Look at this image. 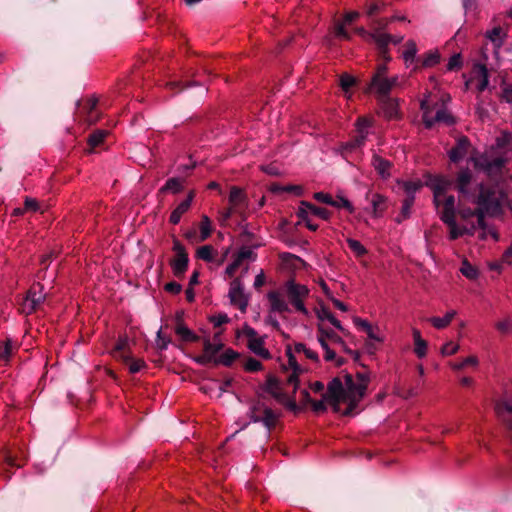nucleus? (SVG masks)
Here are the masks:
<instances>
[{"instance_id":"nucleus-1","label":"nucleus","mask_w":512,"mask_h":512,"mask_svg":"<svg viewBox=\"0 0 512 512\" xmlns=\"http://www.w3.org/2000/svg\"><path fill=\"white\" fill-rule=\"evenodd\" d=\"M471 177L472 174L468 169L461 170L457 176V188L462 194L461 201L476 205L475 209H470L461 204L458 213L465 222L464 225L457 224L455 198L453 195H447L452 187V180L444 176L428 175L425 181V184L433 191L434 204L441 220L448 226L451 240L466 234H473L477 228L483 229V234H485V214L498 215L505 202V197L501 193L490 191L483 185H478L471 193L469 190ZM484 237L485 235H482V238Z\"/></svg>"},{"instance_id":"nucleus-2","label":"nucleus","mask_w":512,"mask_h":512,"mask_svg":"<svg viewBox=\"0 0 512 512\" xmlns=\"http://www.w3.org/2000/svg\"><path fill=\"white\" fill-rule=\"evenodd\" d=\"M369 381L370 378L366 372H358L355 376L345 375L344 382L339 378H334L325 393H323V383L319 381L312 383L310 389L315 393H321L320 400H313L305 389L301 391V394L304 401L310 403L315 412H322L326 410L327 406H331L336 412L351 414L364 397Z\"/></svg>"},{"instance_id":"nucleus-3","label":"nucleus","mask_w":512,"mask_h":512,"mask_svg":"<svg viewBox=\"0 0 512 512\" xmlns=\"http://www.w3.org/2000/svg\"><path fill=\"white\" fill-rule=\"evenodd\" d=\"M288 362L283 364V371L280 379L270 377L265 385V390L271 394L275 400L290 410H296V402L289 395L290 391L295 393L301 380L299 377L304 370L299 365V361L304 359L312 363H319V355L317 350L310 344L295 343L292 347H288L286 351Z\"/></svg>"},{"instance_id":"nucleus-4","label":"nucleus","mask_w":512,"mask_h":512,"mask_svg":"<svg viewBox=\"0 0 512 512\" xmlns=\"http://www.w3.org/2000/svg\"><path fill=\"white\" fill-rule=\"evenodd\" d=\"M317 343L324 352V360L337 367L342 366L344 363V359L339 355V352H351L344 340L334 330L325 327L324 324L318 325Z\"/></svg>"},{"instance_id":"nucleus-5","label":"nucleus","mask_w":512,"mask_h":512,"mask_svg":"<svg viewBox=\"0 0 512 512\" xmlns=\"http://www.w3.org/2000/svg\"><path fill=\"white\" fill-rule=\"evenodd\" d=\"M400 76H387V65H378L375 74L372 77L369 90L376 93L379 98L388 97L389 93L400 85Z\"/></svg>"},{"instance_id":"nucleus-6","label":"nucleus","mask_w":512,"mask_h":512,"mask_svg":"<svg viewBox=\"0 0 512 512\" xmlns=\"http://www.w3.org/2000/svg\"><path fill=\"white\" fill-rule=\"evenodd\" d=\"M236 336L239 340L245 342L248 349L256 356L262 359H269L271 357L270 352L265 347V336L260 335L252 327L248 325L243 326L237 330Z\"/></svg>"},{"instance_id":"nucleus-7","label":"nucleus","mask_w":512,"mask_h":512,"mask_svg":"<svg viewBox=\"0 0 512 512\" xmlns=\"http://www.w3.org/2000/svg\"><path fill=\"white\" fill-rule=\"evenodd\" d=\"M421 109L423 111V121L427 128H431L435 123L448 125L453 123V118L446 107L443 104H436L434 108H431L428 97L421 101Z\"/></svg>"},{"instance_id":"nucleus-8","label":"nucleus","mask_w":512,"mask_h":512,"mask_svg":"<svg viewBox=\"0 0 512 512\" xmlns=\"http://www.w3.org/2000/svg\"><path fill=\"white\" fill-rule=\"evenodd\" d=\"M285 293L289 303L297 312L304 315L308 314V310L304 306V300L308 297L309 290L305 285L298 284L293 280H290L285 285Z\"/></svg>"},{"instance_id":"nucleus-9","label":"nucleus","mask_w":512,"mask_h":512,"mask_svg":"<svg viewBox=\"0 0 512 512\" xmlns=\"http://www.w3.org/2000/svg\"><path fill=\"white\" fill-rule=\"evenodd\" d=\"M471 161L474 163L475 168L484 171L488 175L499 173L505 163L503 157L489 154L473 155Z\"/></svg>"},{"instance_id":"nucleus-10","label":"nucleus","mask_w":512,"mask_h":512,"mask_svg":"<svg viewBox=\"0 0 512 512\" xmlns=\"http://www.w3.org/2000/svg\"><path fill=\"white\" fill-rule=\"evenodd\" d=\"M372 125V120L368 117H360L358 118L356 122V137L349 141L344 143L341 148L342 152H348L353 151L357 148H360L364 145L366 138L369 134V129Z\"/></svg>"},{"instance_id":"nucleus-11","label":"nucleus","mask_w":512,"mask_h":512,"mask_svg":"<svg viewBox=\"0 0 512 512\" xmlns=\"http://www.w3.org/2000/svg\"><path fill=\"white\" fill-rule=\"evenodd\" d=\"M278 413L267 407L263 402L258 401L251 407V418L254 422H262L267 428L275 425Z\"/></svg>"},{"instance_id":"nucleus-12","label":"nucleus","mask_w":512,"mask_h":512,"mask_svg":"<svg viewBox=\"0 0 512 512\" xmlns=\"http://www.w3.org/2000/svg\"><path fill=\"white\" fill-rule=\"evenodd\" d=\"M44 299L43 286L40 283L33 284L21 303V311L24 314H31L39 307Z\"/></svg>"},{"instance_id":"nucleus-13","label":"nucleus","mask_w":512,"mask_h":512,"mask_svg":"<svg viewBox=\"0 0 512 512\" xmlns=\"http://www.w3.org/2000/svg\"><path fill=\"white\" fill-rule=\"evenodd\" d=\"M173 252L174 257L170 262L173 273L177 277L183 276L189 263L188 254L185 247L178 240H174Z\"/></svg>"},{"instance_id":"nucleus-14","label":"nucleus","mask_w":512,"mask_h":512,"mask_svg":"<svg viewBox=\"0 0 512 512\" xmlns=\"http://www.w3.org/2000/svg\"><path fill=\"white\" fill-rule=\"evenodd\" d=\"M489 84L488 70L485 65L477 63L471 70L470 78L466 81V88H475L478 92L484 91Z\"/></svg>"},{"instance_id":"nucleus-15","label":"nucleus","mask_w":512,"mask_h":512,"mask_svg":"<svg viewBox=\"0 0 512 512\" xmlns=\"http://www.w3.org/2000/svg\"><path fill=\"white\" fill-rule=\"evenodd\" d=\"M362 34H366L369 38L373 40L378 46L381 55L385 58V60H390V57L387 56V46L390 43L399 44L403 40V36H392L387 33H384L381 30H376L371 34H367L364 30H360Z\"/></svg>"},{"instance_id":"nucleus-16","label":"nucleus","mask_w":512,"mask_h":512,"mask_svg":"<svg viewBox=\"0 0 512 512\" xmlns=\"http://www.w3.org/2000/svg\"><path fill=\"white\" fill-rule=\"evenodd\" d=\"M229 297L233 305L237 306L242 312H245L248 305V299L244 294L243 285L240 279L236 278L230 283Z\"/></svg>"},{"instance_id":"nucleus-17","label":"nucleus","mask_w":512,"mask_h":512,"mask_svg":"<svg viewBox=\"0 0 512 512\" xmlns=\"http://www.w3.org/2000/svg\"><path fill=\"white\" fill-rule=\"evenodd\" d=\"M255 259L256 254L252 248L242 247L234 256L232 263L227 266L225 274L228 277H233L244 261H254Z\"/></svg>"},{"instance_id":"nucleus-18","label":"nucleus","mask_w":512,"mask_h":512,"mask_svg":"<svg viewBox=\"0 0 512 512\" xmlns=\"http://www.w3.org/2000/svg\"><path fill=\"white\" fill-rule=\"evenodd\" d=\"M354 323L367 334L370 340L377 343H383L385 341V334L379 325H372L367 320L361 318H355Z\"/></svg>"},{"instance_id":"nucleus-19","label":"nucleus","mask_w":512,"mask_h":512,"mask_svg":"<svg viewBox=\"0 0 512 512\" xmlns=\"http://www.w3.org/2000/svg\"><path fill=\"white\" fill-rule=\"evenodd\" d=\"M495 412L512 429V399L504 395L495 403Z\"/></svg>"},{"instance_id":"nucleus-20","label":"nucleus","mask_w":512,"mask_h":512,"mask_svg":"<svg viewBox=\"0 0 512 512\" xmlns=\"http://www.w3.org/2000/svg\"><path fill=\"white\" fill-rule=\"evenodd\" d=\"M267 298L272 312L279 314L290 312L289 303L282 292L271 291L268 293Z\"/></svg>"},{"instance_id":"nucleus-21","label":"nucleus","mask_w":512,"mask_h":512,"mask_svg":"<svg viewBox=\"0 0 512 512\" xmlns=\"http://www.w3.org/2000/svg\"><path fill=\"white\" fill-rule=\"evenodd\" d=\"M229 205L239 214H242L247 206V199L244 191L238 187H232L229 194Z\"/></svg>"},{"instance_id":"nucleus-22","label":"nucleus","mask_w":512,"mask_h":512,"mask_svg":"<svg viewBox=\"0 0 512 512\" xmlns=\"http://www.w3.org/2000/svg\"><path fill=\"white\" fill-rule=\"evenodd\" d=\"M366 199L371 203V213L373 217L378 218L382 216V214L387 208L386 197L378 193L371 194L370 192H368L366 194Z\"/></svg>"},{"instance_id":"nucleus-23","label":"nucleus","mask_w":512,"mask_h":512,"mask_svg":"<svg viewBox=\"0 0 512 512\" xmlns=\"http://www.w3.org/2000/svg\"><path fill=\"white\" fill-rule=\"evenodd\" d=\"M418 49L417 45L413 40H409L405 44V49L402 53L404 62L407 67H412L413 71L418 70V61L419 57L417 58Z\"/></svg>"},{"instance_id":"nucleus-24","label":"nucleus","mask_w":512,"mask_h":512,"mask_svg":"<svg viewBox=\"0 0 512 512\" xmlns=\"http://www.w3.org/2000/svg\"><path fill=\"white\" fill-rule=\"evenodd\" d=\"M372 166L382 179H388L391 176L392 163L377 154L373 155Z\"/></svg>"},{"instance_id":"nucleus-25","label":"nucleus","mask_w":512,"mask_h":512,"mask_svg":"<svg viewBox=\"0 0 512 512\" xmlns=\"http://www.w3.org/2000/svg\"><path fill=\"white\" fill-rule=\"evenodd\" d=\"M470 148L469 141L467 138L462 137L457 140L455 147L449 152V158L452 162H458L464 158Z\"/></svg>"},{"instance_id":"nucleus-26","label":"nucleus","mask_w":512,"mask_h":512,"mask_svg":"<svg viewBox=\"0 0 512 512\" xmlns=\"http://www.w3.org/2000/svg\"><path fill=\"white\" fill-rule=\"evenodd\" d=\"M486 39L491 42L493 48L497 51L506 38V30L501 26H496L488 30L485 34Z\"/></svg>"},{"instance_id":"nucleus-27","label":"nucleus","mask_w":512,"mask_h":512,"mask_svg":"<svg viewBox=\"0 0 512 512\" xmlns=\"http://www.w3.org/2000/svg\"><path fill=\"white\" fill-rule=\"evenodd\" d=\"M193 197L194 193L190 192L188 197L172 211L170 215V222L172 224H178L180 222L182 215L189 210Z\"/></svg>"},{"instance_id":"nucleus-28","label":"nucleus","mask_w":512,"mask_h":512,"mask_svg":"<svg viewBox=\"0 0 512 512\" xmlns=\"http://www.w3.org/2000/svg\"><path fill=\"white\" fill-rule=\"evenodd\" d=\"M381 112L384 117L394 119L398 116V103L395 99L385 97L380 98Z\"/></svg>"},{"instance_id":"nucleus-29","label":"nucleus","mask_w":512,"mask_h":512,"mask_svg":"<svg viewBox=\"0 0 512 512\" xmlns=\"http://www.w3.org/2000/svg\"><path fill=\"white\" fill-rule=\"evenodd\" d=\"M128 348L129 339L126 336H121L112 350V355L116 358H120L122 361H128L130 359V355L127 352Z\"/></svg>"},{"instance_id":"nucleus-30","label":"nucleus","mask_w":512,"mask_h":512,"mask_svg":"<svg viewBox=\"0 0 512 512\" xmlns=\"http://www.w3.org/2000/svg\"><path fill=\"white\" fill-rule=\"evenodd\" d=\"M441 56L438 50H431L419 57L418 70L421 68H431L440 62Z\"/></svg>"},{"instance_id":"nucleus-31","label":"nucleus","mask_w":512,"mask_h":512,"mask_svg":"<svg viewBox=\"0 0 512 512\" xmlns=\"http://www.w3.org/2000/svg\"><path fill=\"white\" fill-rule=\"evenodd\" d=\"M317 318L320 320V324H324L325 321H328L331 325H333L337 330L344 331V328L339 320L335 318V316L325 307H320L316 310Z\"/></svg>"},{"instance_id":"nucleus-32","label":"nucleus","mask_w":512,"mask_h":512,"mask_svg":"<svg viewBox=\"0 0 512 512\" xmlns=\"http://www.w3.org/2000/svg\"><path fill=\"white\" fill-rule=\"evenodd\" d=\"M359 16L358 12H349L345 15L342 23H339L335 27V34L337 37L342 39H348L349 34L346 30V26L352 23Z\"/></svg>"},{"instance_id":"nucleus-33","label":"nucleus","mask_w":512,"mask_h":512,"mask_svg":"<svg viewBox=\"0 0 512 512\" xmlns=\"http://www.w3.org/2000/svg\"><path fill=\"white\" fill-rule=\"evenodd\" d=\"M299 208H304L309 211V216L314 215L323 220H329L331 217V212L325 208L317 207L309 202H301Z\"/></svg>"},{"instance_id":"nucleus-34","label":"nucleus","mask_w":512,"mask_h":512,"mask_svg":"<svg viewBox=\"0 0 512 512\" xmlns=\"http://www.w3.org/2000/svg\"><path fill=\"white\" fill-rule=\"evenodd\" d=\"M456 316L455 310L448 311L443 317H431L429 319V322L435 327L436 329H444L446 328L454 319Z\"/></svg>"},{"instance_id":"nucleus-35","label":"nucleus","mask_w":512,"mask_h":512,"mask_svg":"<svg viewBox=\"0 0 512 512\" xmlns=\"http://www.w3.org/2000/svg\"><path fill=\"white\" fill-rule=\"evenodd\" d=\"M200 234L198 236V241L203 242L208 239L213 231L211 220L208 216L203 215L201 217V222L199 224Z\"/></svg>"},{"instance_id":"nucleus-36","label":"nucleus","mask_w":512,"mask_h":512,"mask_svg":"<svg viewBox=\"0 0 512 512\" xmlns=\"http://www.w3.org/2000/svg\"><path fill=\"white\" fill-rule=\"evenodd\" d=\"M217 255V250L214 249L211 245H204L197 249L196 256L197 258L205 261V262H213Z\"/></svg>"},{"instance_id":"nucleus-37","label":"nucleus","mask_w":512,"mask_h":512,"mask_svg":"<svg viewBox=\"0 0 512 512\" xmlns=\"http://www.w3.org/2000/svg\"><path fill=\"white\" fill-rule=\"evenodd\" d=\"M406 193V197H413L415 193L423 186L420 180L402 181L398 183Z\"/></svg>"},{"instance_id":"nucleus-38","label":"nucleus","mask_w":512,"mask_h":512,"mask_svg":"<svg viewBox=\"0 0 512 512\" xmlns=\"http://www.w3.org/2000/svg\"><path fill=\"white\" fill-rule=\"evenodd\" d=\"M346 242L350 250L357 258H361L368 253L367 249L361 244L360 241L353 238H347Z\"/></svg>"},{"instance_id":"nucleus-39","label":"nucleus","mask_w":512,"mask_h":512,"mask_svg":"<svg viewBox=\"0 0 512 512\" xmlns=\"http://www.w3.org/2000/svg\"><path fill=\"white\" fill-rule=\"evenodd\" d=\"M16 348V343L11 339H7L2 345H0V359L8 361Z\"/></svg>"},{"instance_id":"nucleus-40","label":"nucleus","mask_w":512,"mask_h":512,"mask_svg":"<svg viewBox=\"0 0 512 512\" xmlns=\"http://www.w3.org/2000/svg\"><path fill=\"white\" fill-rule=\"evenodd\" d=\"M496 146L500 150L512 151V133L502 132L496 140Z\"/></svg>"},{"instance_id":"nucleus-41","label":"nucleus","mask_w":512,"mask_h":512,"mask_svg":"<svg viewBox=\"0 0 512 512\" xmlns=\"http://www.w3.org/2000/svg\"><path fill=\"white\" fill-rule=\"evenodd\" d=\"M460 272L463 274V276L470 280L476 279L479 275L477 268L470 264L466 259L462 261Z\"/></svg>"},{"instance_id":"nucleus-42","label":"nucleus","mask_w":512,"mask_h":512,"mask_svg":"<svg viewBox=\"0 0 512 512\" xmlns=\"http://www.w3.org/2000/svg\"><path fill=\"white\" fill-rule=\"evenodd\" d=\"M478 365V358L476 356H469L462 361L450 363L453 370H462L468 366L476 367Z\"/></svg>"},{"instance_id":"nucleus-43","label":"nucleus","mask_w":512,"mask_h":512,"mask_svg":"<svg viewBox=\"0 0 512 512\" xmlns=\"http://www.w3.org/2000/svg\"><path fill=\"white\" fill-rule=\"evenodd\" d=\"M221 348H222V345L220 343H211L209 340H205V342H204L205 355L199 359V362H203L204 357L211 358V357L215 356Z\"/></svg>"},{"instance_id":"nucleus-44","label":"nucleus","mask_w":512,"mask_h":512,"mask_svg":"<svg viewBox=\"0 0 512 512\" xmlns=\"http://www.w3.org/2000/svg\"><path fill=\"white\" fill-rule=\"evenodd\" d=\"M108 135V132L106 130H96L95 132H93L89 139H88V144L89 146L93 149L97 146H99L103 140L105 139V137Z\"/></svg>"},{"instance_id":"nucleus-45","label":"nucleus","mask_w":512,"mask_h":512,"mask_svg":"<svg viewBox=\"0 0 512 512\" xmlns=\"http://www.w3.org/2000/svg\"><path fill=\"white\" fill-rule=\"evenodd\" d=\"M297 215L300 219V222L305 223L306 227L311 231H316L318 229V225L313 223L309 216V211L304 208H299Z\"/></svg>"},{"instance_id":"nucleus-46","label":"nucleus","mask_w":512,"mask_h":512,"mask_svg":"<svg viewBox=\"0 0 512 512\" xmlns=\"http://www.w3.org/2000/svg\"><path fill=\"white\" fill-rule=\"evenodd\" d=\"M355 84V78L349 74H343L340 77V86L345 92V96L349 99L351 94L349 93L350 88Z\"/></svg>"},{"instance_id":"nucleus-47","label":"nucleus","mask_w":512,"mask_h":512,"mask_svg":"<svg viewBox=\"0 0 512 512\" xmlns=\"http://www.w3.org/2000/svg\"><path fill=\"white\" fill-rule=\"evenodd\" d=\"M333 203H335V205L332 206L335 208H344L349 213H353L355 211V208L352 205V203L347 198L341 195H338L336 199H333Z\"/></svg>"},{"instance_id":"nucleus-48","label":"nucleus","mask_w":512,"mask_h":512,"mask_svg":"<svg viewBox=\"0 0 512 512\" xmlns=\"http://www.w3.org/2000/svg\"><path fill=\"white\" fill-rule=\"evenodd\" d=\"M182 189V182L178 178L169 179L164 187L161 189L162 191H168L172 193H178Z\"/></svg>"},{"instance_id":"nucleus-49","label":"nucleus","mask_w":512,"mask_h":512,"mask_svg":"<svg viewBox=\"0 0 512 512\" xmlns=\"http://www.w3.org/2000/svg\"><path fill=\"white\" fill-rule=\"evenodd\" d=\"M176 333L185 341H194L197 339L193 332L183 325L177 326Z\"/></svg>"},{"instance_id":"nucleus-50","label":"nucleus","mask_w":512,"mask_h":512,"mask_svg":"<svg viewBox=\"0 0 512 512\" xmlns=\"http://www.w3.org/2000/svg\"><path fill=\"white\" fill-rule=\"evenodd\" d=\"M495 328L501 333V334H508L512 330V321L509 318H505L503 320H499L495 324Z\"/></svg>"},{"instance_id":"nucleus-51","label":"nucleus","mask_w":512,"mask_h":512,"mask_svg":"<svg viewBox=\"0 0 512 512\" xmlns=\"http://www.w3.org/2000/svg\"><path fill=\"white\" fill-rule=\"evenodd\" d=\"M462 67V58L460 54H454L450 57L448 63H447V70L448 71H454L458 70Z\"/></svg>"},{"instance_id":"nucleus-52","label":"nucleus","mask_w":512,"mask_h":512,"mask_svg":"<svg viewBox=\"0 0 512 512\" xmlns=\"http://www.w3.org/2000/svg\"><path fill=\"white\" fill-rule=\"evenodd\" d=\"M129 364V371L131 373H137L141 371L145 367V362L142 359H130L128 361H124Z\"/></svg>"},{"instance_id":"nucleus-53","label":"nucleus","mask_w":512,"mask_h":512,"mask_svg":"<svg viewBox=\"0 0 512 512\" xmlns=\"http://www.w3.org/2000/svg\"><path fill=\"white\" fill-rule=\"evenodd\" d=\"M460 346L457 343H454L453 341H449L443 345L441 348V353L444 356H450L458 352Z\"/></svg>"},{"instance_id":"nucleus-54","label":"nucleus","mask_w":512,"mask_h":512,"mask_svg":"<svg viewBox=\"0 0 512 512\" xmlns=\"http://www.w3.org/2000/svg\"><path fill=\"white\" fill-rule=\"evenodd\" d=\"M414 352L419 358H423L427 354V342L425 340L414 343Z\"/></svg>"},{"instance_id":"nucleus-55","label":"nucleus","mask_w":512,"mask_h":512,"mask_svg":"<svg viewBox=\"0 0 512 512\" xmlns=\"http://www.w3.org/2000/svg\"><path fill=\"white\" fill-rule=\"evenodd\" d=\"M414 203L413 197H406L403 201L402 210H401V216L403 219H406L410 215L411 207Z\"/></svg>"},{"instance_id":"nucleus-56","label":"nucleus","mask_w":512,"mask_h":512,"mask_svg":"<svg viewBox=\"0 0 512 512\" xmlns=\"http://www.w3.org/2000/svg\"><path fill=\"white\" fill-rule=\"evenodd\" d=\"M24 206H25L24 210H26V211H33V212L43 211L40 207V204L33 198L27 197L25 199Z\"/></svg>"},{"instance_id":"nucleus-57","label":"nucleus","mask_w":512,"mask_h":512,"mask_svg":"<svg viewBox=\"0 0 512 512\" xmlns=\"http://www.w3.org/2000/svg\"><path fill=\"white\" fill-rule=\"evenodd\" d=\"M210 321L213 323L215 327H220L225 323L229 322V317L227 314L219 313L217 315H214L210 318Z\"/></svg>"},{"instance_id":"nucleus-58","label":"nucleus","mask_w":512,"mask_h":512,"mask_svg":"<svg viewBox=\"0 0 512 512\" xmlns=\"http://www.w3.org/2000/svg\"><path fill=\"white\" fill-rule=\"evenodd\" d=\"M313 197L318 202L325 203L328 205H335V203H333V197L330 194L324 192H316Z\"/></svg>"},{"instance_id":"nucleus-59","label":"nucleus","mask_w":512,"mask_h":512,"mask_svg":"<svg viewBox=\"0 0 512 512\" xmlns=\"http://www.w3.org/2000/svg\"><path fill=\"white\" fill-rule=\"evenodd\" d=\"M261 368H262V364L254 358H249L245 362V369L249 372H256V371L261 370Z\"/></svg>"},{"instance_id":"nucleus-60","label":"nucleus","mask_w":512,"mask_h":512,"mask_svg":"<svg viewBox=\"0 0 512 512\" xmlns=\"http://www.w3.org/2000/svg\"><path fill=\"white\" fill-rule=\"evenodd\" d=\"M237 358V353L233 350H227L221 356L220 362L224 365H230Z\"/></svg>"},{"instance_id":"nucleus-61","label":"nucleus","mask_w":512,"mask_h":512,"mask_svg":"<svg viewBox=\"0 0 512 512\" xmlns=\"http://www.w3.org/2000/svg\"><path fill=\"white\" fill-rule=\"evenodd\" d=\"M233 214H239V213L235 209H233L230 205L227 209L221 211L220 218H219L221 224H225Z\"/></svg>"},{"instance_id":"nucleus-62","label":"nucleus","mask_w":512,"mask_h":512,"mask_svg":"<svg viewBox=\"0 0 512 512\" xmlns=\"http://www.w3.org/2000/svg\"><path fill=\"white\" fill-rule=\"evenodd\" d=\"M182 289V286L177 282H169L165 285V290L172 294H178Z\"/></svg>"},{"instance_id":"nucleus-63","label":"nucleus","mask_w":512,"mask_h":512,"mask_svg":"<svg viewBox=\"0 0 512 512\" xmlns=\"http://www.w3.org/2000/svg\"><path fill=\"white\" fill-rule=\"evenodd\" d=\"M503 98L508 102H512V84L505 85L503 89Z\"/></svg>"},{"instance_id":"nucleus-64","label":"nucleus","mask_w":512,"mask_h":512,"mask_svg":"<svg viewBox=\"0 0 512 512\" xmlns=\"http://www.w3.org/2000/svg\"><path fill=\"white\" fill-rule=\"evenodd\" d=\"M512 259V244L505 250L502 255V262L509 264Z\"/></svg>"}]
</instances>
